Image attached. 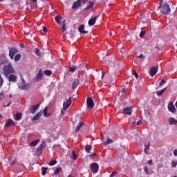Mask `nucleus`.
<instances>
[{
    "label": "nucleus",
    "mask_w": 177,
    "mask_h": 177,
    "mask_svg": "<svg viewBox=\"0 0 177 177\" xmlns=\"http://www.w3.org/2000/svg\"><path fill=\"white\" fill-rule=\"evenodd\" d=\"M159 5L158 9L162 15H169L171 13L169 5L168 3H164V0H160Z\"/></svg>",
    "instance_id": "nucleus-1"
},
{
    "label": "nucleus",
    "mask_w": 177,
    "mask_h": 177,
    "mask_svg": "<svg viewBox=\"0 0 177 177\" xmlns=\"http://www.w3.org/2000/svg\"><path fill=\"white\" fill-rule=\"evenodd\" d=\"M3 75L6 78H8L10 74H15L16 71H15V68L12 66V64H8L7 65H4L3 67Z\"/></svg>",
    "instance_id": "nucleus-2"
},
{
    "label": "nucleus",
    "mask_w": 177,
    "mask_h": 177,
    "mask_svg": "<svg viewBox=\"0 0 177 177\" xmlns=\"http://www.w3.org/2000/svg\"><path fill=\"white\" fill-rule=\"evenodd\" d=\"M21 84L19 86V88L21 89V91H28L30 88H31V84L28 83H26V80L23 77V76L21 75Z\"/></svg>",
    "instance_id": "nucleus-3"
},
{
    "label": "nucleus",
    "mask_w": 177,
    "mask_h": 177,
    "mask_svg": "<svg viewBox=\"0 0 177 177\" xmlns=\"http://www.w3.org/2000/svg\"><path fill=\"white\" fill-rule=\"evenodd\" d=\"M71 97H70L66 101L64 102L63 108L61 110V115H64V111H66V110H67V109L71 106Z\"/></svg>",
    "instance_id": "nucleus-4"
},
{
    "label": "nucleus",
    "mask_w": 177,
    "mask_h": 177,
    "mask_svg": "<svg viewBox=\"0 0 177 177\" xmlns=\"http://www.w3.org/2000/svg\"><path fill=\"white\" fill-rule=\"evenodd\" d=\"M85 5V1L84 0H77V1L74 2L72 6V9H78L80 6L82 5Z\"/></svg>",
    "instance_id": "nucleus-5"
},
{
    "label": "nucleus",
    "mask_w": 177,
    "mask_h": 177,
    "mask_svg": "<svg viewBox=\"0 0 177 177\" xmlns=\"http://www.w3.org/2000/svg\"><path fill=\"white\" fill-rule=\"evenodd\" d=\"M87 107L88 109H93L95 107V103L93 102V99L92 97H88L86 99Z\"/></svg>",
    "instance_id": "nucleus-6"
},
{
    "label": "nucleus",
    "mask_w": 177,
    "mask_h": 177,
    "mask_svg": "<svg viewBox=\"0 0 177 177\" xmlns=\"http://www.w3.org/2000/svg\"><path fill=\"white\" fill-rule=\"evenodd\" d=\"M19 52V50L16 48H12L9 50V56L12 60L15 59V55Z\"/></svg>",
    "instance_id": "nucleus-7"
},
{
    "label": "nucleus",
    "mask_w": 177,
    "mask_h": 177,
    "mask_svg": "<svg viewBox=\"0 0 177 177\" xmlns=\"http://www.w3.org/2000/svg\"><path fill=\"white\" fill-rule=\"evenodd\" d=\"M91 169L93 174H97V171H99V165L97 163H92L91 165Z\"/></svg>",
    "instance_id": "nucleus-8"
},
{
    "label": "nucleus",
    "mask_w": 177,
    "mask_h": 177,
    "mask_svg": "<svg viewBox=\"0 0 177 177\" xmlns=\"http://www.w3.org/2000/svg\"><path fill=\"white\" fill-rule=\"evenodd\" d=\"M167 108H168L169 111H170V113H176V108H175V106H174V102H171L168 104Z\"/></svg>",
    "instance_id": "nucleus-9"
},
{
    "label": "nucleus",
    "mask_w": 177,
    "mask_h": 177,
    "mask_svg": "<svg viewBox=\"0 0 177 177\" xmlns=\"http://www.w3.org/2000/svg\"><path fill=\"white\" fill-rule=\"evenodd\" d=\"M157 71H158V66L151 68L149 70V75H151V77H154L155 74H157Z\"/></svg>",
    "instance_id": "nucleus-10"
},
{
    "label": "nucleus",
    "mask_w": 177,
    "mask_h": 177,
    "mask_svg": "<svg viewBox=\"0 0 177 177\" xmlns=\"http://www.w3.org/2000/svg\"><path fill=\"white\" fill-rule=\"evenodd\" d=\"M7 78L9 82H16V81H17V76L13 74L9 75Z\"/></svg>",
    "instance_id": "nucleus-11"
},
{
    "label": "nucleus",
    "mask_w": 177,
    "mask_h": 177,
    "mask_svg": "<svg viewBox=\"0 0 177 177\" xmlns=\"http://www.w3.org/2000/svg\"><path fill=\"white\" fill-rule=\"evenodd\" d=\"M12 125H15V122L12 119L7 120L5 127H6V128H9V127H12Z\"/></svg>",
    "instance_id": "nucleus-12"
},
{
    "label": "nucleus",
    "mask_w": 177,
    "mask_h": 177,
    "mask_svg": "<svg viewBox=\"0 0 177 177\" xmlns=\"http://www.w3.org/2000/svg\"><path fill=\"white\" fill-rule=\"evenodd\" d=\"M39 108V104H37L36 105L31 106L30 108L31 114L35 113V111H37V110H38Z\"/></svg>",
    "instance_id": "nucleus-13"
},
{
    "label": "nucleus",
    "mask_w": 177,
    "mask_h": 177,
    "mask_svg": "<svg viewBox=\"0 0 177 177\" xmlns=\"http://www.w3.org/2000/svg\"><path fill=\"white\" fill-rule=\"evenodd\" d=\"M78 30L80 34H88V31L85 30V25H81Z\"/></svg>",
    "instance_id": "nucleus-14"
},
{
    "label": "nucleus",
    "mask_w": 177,
    "mask_h": 177,
    "mask_svg": "<svg viewBox=\"0 0 177 177\" xmlns=\"http://www.w3.org/2000/svg\"><path fill=\"white\" fill-rule=\"evenodd\" d=\"M78 85H80V80H78V79L74 80L72 83V89L73 91H74V89H75V88H77L78 86Z\"/></svg>",
    "instance_id": "nucleus-15"
},
{
    "label": "nucleus",
    "mask_w": 177,
    "mask_h": 177,
    "mask_svg": "<svg viewBox=\"0 0 177 177\" xmlns=\"http://www.w3.org/2000/svg\"><path fill=\"white\" fill-rule=\"evenodd\" d=\"M123 111L125 113V114H127L128 115H131V114H132V108L126 107L123 109Z\"/></svg>",
    "instance_id": "nucleus-16"
},
{
    "label": "nucleus",
    "mask_w": 177,
    "mask_h": 177,
    "mask_svg": "<svg viewBox=\"0 0 177 177\" xmlns=\"http://www.w3.org/2000/svg\"><path fill=\"white\" fill-rule=\"evenodd\" d=\"M55 20L59 24V26H62V20H63V17L62 16L57 15L55 17Z\"/></svg>",
    "instance_id": "nucleus-17"
},
{
    "label": "nucleus",
    "mask_w": 177,
    "mask_h": 177,
    "mask_svg": "<svg viewBox=\"0 0 177 177\" xmlns=\"http://www.w3.org/2000/svg\"><path fill=\"white\" fill-rule=\"evenodd\" d=\"M21 117H23L22 113H17L15 116V121H20L21 120Z\"/></svg>",
    "instance_id": "nucleus-18"
},
{
    "label": "nucleus",
    "mask_w": 177,
    "mask_h": 177,
    "mask_svg": "<svg viewBox=\"0 0 177 177\" xmlns=\"http://www.w3.org/2000/svg\"><path fill=\"white\" fill-rule=\"evenodd\" d=\"M96 19H97V17H94L88 20V26H93L95 23H96Z\"/></svg>",
    "instance_id": "nucleus-19"
},
{
    "label": "nucleus",
    "mask_w": 177,
    "mask_h": 177,
    "mask_svg": "<svg viewBox=\"0 0 177 177\" xmlns=\"http://www.w3.org/2000/svg\"><path fill=\"white\" fill-rule=\"evenodd\" d=\"M149 150H150V141H148L147 144L145 145L144 151L145 153H149Z\"/></svg>",
    "instance_id": "nucleus-20"
},
{
    "label": "nucleus",
    "mask_w": 177,
    "mask_h": 177,
    "mask_svg": "<svg viewBox=\"0 0 177 177\" xmlns=\"http://www.w3.org/2000/svg\"><path fill=\"white\" fill-rule=\"evenodd\" d=\"M42 76H43L42 70L40 69L39 73H37V75L35 77L36 81H39V80H42Z\"/></svg>",
    "instance_id": "nucleus-21"
},
{
    "label": "nucleus",
    "mask_w": 177,
    "mask_h": 177,
    "mask_svg": "<svg viewBox=\"0 0 177 177\" xmlns=\"http://www.w3.org/2000/svg\"><path fill=\"white\" fill-rule=\"evenodd\" d=\"M44 113V112L42 111H39V113H37L33 118H32V121H37V119H39L41 115H42V114Z\"/></svg>",
    "instance_id": "nucleus-22"
},
{
    "label": "nucleus",
    "mask_w": 177,
    "mask_h": 177,
    "mask_svg": "<svg viewBox=\"0 0 177 177\" xmlns=\"http://www.w3.org/2000/svg\"><path fill=\"white\" fill-rule=\"evenodd\" d=\"M169 125H176L177 120L174 118H170L169 119Z\"/></svg>",
    "instance_id": "nucleus-23"
},
{
    "label": "nucleus",
    "mask_w": 177,
    "mask_h": 177,
    "mask_svg": "<svg viewBox=\"0 0 177 177\" xmlns=\"http://www.w3.org/2000/svg\"><path fill=\"white\" fill-rule=\"evenodd\" d=\"M93 5H95V3L93 1H89L87 3V6L84 8L85 10H88V9L93 8Z\"/></svg>",
    "instance_id": "nucleus-24"
},
{
    "label": "nucleus",
    "mask_w": 177,
    "mask_h": 177,
    "mask_svg": "<svg viewBox=\"0 0 177 177\" xmlns=\"http://www.w3.org/2000/svg\"><path fill=\"white\" fill-rule=\"evenodd\" d=\"M61 30H62V32H64V31H66L67 30V28H66V20L62 21V25L61 27Z\"/></svg>",
    "instance_id": "nucleus-25"
},
{
    "label": "nucleus",
    "mask_w": 177,
    "mask_h": 177,
    "mask_svg": "<svg viewBox=\"0 0 177 177\" xmlns=\"http://www.w3.org/2000/svg\"><path fill=\"white\" fill-rule=\"evenodd\" d=\"M83 126L84 122H80V124L76 127L75 132H80V129H81V128H82Z\"/></svg>",
    "instance_id": "nucleus-26"
},
{
    "label": "nucleus",
    "mask_w": 177,
    "mask_h": 177,
    "mask_svg": "<svg viewBox=\"0 0 177 177\" xmlns=\"http://www.w3.org/2000/svg\"><path fill=\"white\" fill-rule=\"evenodd\" d=\"M42 149H43L41 147H38L37 148L36 155L37 156H40L41 154H42Z\"/></svg>",
    "instance_id": "nucleus-27"
},
{
    "label": "nucleus",
    "mask_w": 177,
    "mask_h": 177,
    "mask_svg": "<svg viewBox=\"0 0 177 177\" xmlns=\"http://www.w3.org/2000/svg\"><path fill=\"white\" fill-rule=\"evenodd\" d=\"M21 59V55L17 54L14 58L15 62H20V59Z\"/></svg>",
    "instance_id": "nucleus-28"
},
{
    "label": "nucleus",
    "mask_w": 177,
    "mask_h": 177,
    "mask_svg": "<svg viewBox=\"0 0 177 177\" xmlns=\"http://www.w3.org/2000/svg\"><path fill=\"white\" fill-rule=\"evenodd\" d=\"M165 89H167V88H163V89H162L160 91H156V95L158 96H161V95H162V93H164V92H165Z\"/></svg>",
    "instance_id": "nucleus-29"
},
{
    "label": "nucleus",
    "mask_w": 177,
    "mask_h": 177,
    "mask_svg": "<svg viewBox=\"0 0 177 177\" xmlns=\"http://www.w3.org/2000/svg\"><path fill=\"white\" fill-rule=\"evenodd\" d=\"M38 143H39V140H37L35 141H32L30 144V146H32V147L37 146V145H38Z\"/></svg>",
    "instance_id": "nucleus-30"
},
{
    "label": "nucleus",
    "mask_w": 177,
    "mask_h": 177,
    "mask_svg": "<svg viewBox=\"0 0 177 177\" xmlns=\"http://www.w3.org/2000/svg\"><path fill=\"white\" fill-rule=\"evenodd\" d=\"M56 164H57V161L56 160H53L49 162L48 165L53 167V165H56Z\"/></svg>",
    "instance_id": "nucleus-31"
},
{
    "label": "nucleus",
    "mask_w": 177,
    "mask_h": 177,
    "mask_svg": "<svg viewBox=\"0 0 177 177\" xmlns=\"http://www.w3.org/2000/svg\"><path fill=\"white\" fill-rule=\"evenodd\" d=\"M41 175L45 176L46 175V171H48V167H41Z\"/></svg>",
    "instance_id": "nucleus-32"
},
{
    "label": "nucleus",
    "mask_w": 177,
    "mask_h": 177,
    "mask_svg": "<svg viewBox=\"0 0 177 177\" xmlns=\"http://www.w3.org/2000/svg\"><path fill=\"white\" fill-rule=\"evenodd\" d=\"M113 140L110 138H107L106 141L104 142V145L107 146V145H110V143H112Z\"/></svg>",
    "instance_id": "nucleus-33"
},
{
    "label": "nucleus",
    "mask_w": 177,
    "mask_h": 177,
    "mask_svg": "<svg viewBox=\"0 0 177 177\" xmlns=\"http://www.w3.org/2000/svg\"><path fill=\"white\" fill-rule=\"evenodd\" d=\"M85 150H86V153H91V150H92V146L87 145L85 148Z\"/></svg>",
    "instance_id": "nucleus-34"
},
{
    "label": "nucleus",
    "mask_w": 177,
    "mask_h": 177,
    "mask_svg": "<svg viewBox=\"0 0 177 177\" xmlns=\"http://www.w3.org/2000/svg\"><path fill=\"white\" fill-rule=\"evenodd\" d=\"M59 172H62V167H57L54 171V175H57Z\"/></svg>",
    "instance_id": "nucleus-35"
},
{
    "label": "nucleus",
    "mask_w": 177,
    "mask_h": 177,
    "mask_svg": "<svg viewBox=\"0 0 177 177\" xmlns=\"http://www.w3.org/2000/svg\"><path fill=\"white\" fill-rule=\"evenodd\" d=\"M44 74L45 75H47L48 77H49L52 74V72L50 70H46L44 71Z\"/></svg>",
    "instance_id": "nucleus-36"
},
{
    "label": "nucleus",
    "mask_w": 177,
    "mask_h": 177,
    "mask_svg": "<svg viewBox=\"0 0 177 177\" xmlns=\"http://www.w3.org/2000/svg\"><path fill=\"white\" fill-rule=\"evenodd\" d=\"M35 52L37 56H39V57L41 56V51H39V48H35Z\"/></svg>",
    "instance_id": "nucleus-37"
},
{
    "label": "nucleus",
    "mask_w": 177,
    "mask_h": 177,
    "mask_svg": "<svg viewBox=\"0 0 177 177\" xmlns=\"http://www.w3.org/2000/svg\"><path fill=\"white\" fill-rule=\"evenodd\" d=\"M77 68L76 66H73L71 68H69V71H71V73H74V71H75V69Z\"/></svg>",
    "instance_id": "nucleus-38"
},
{
    "label": "nucleus",
    "mask_w": 177,
    "mask_h": 177,
    "mask_svg": "<svg viewBox=\"0 0 177 177\" xmlns=\"http://www.w3.org/2000/svg\"><path fill=\"white\" fill-rule=\"evenodd\" d=\"M177 165V162L175 160L171 161V168H176Z\"/></svg>",
    "instance_id": "nucleus-39"
},
{
    "label": "nucleus",
    "mask_w": 177,
    "mask_h": 177,
    "mask_svg": "<svg viewBox=\"0 0 177 177\" xmlns=\"http://www.w3.org/2000/svg\"><path fill=\"white\" fill-rule=\"evenodd\" d=\"M43 113L44 117H49V115H48V109L46 108L44 109Z\"/></svg>",
    "instance_id": "nucleus-40"
},
{
    "label": "nucleus",
    "mask_w": 177,
    "mask_h": 177,
    "mask_svg": "<svg viewBox=\"0 0 177 177\" xmlns=\"http://www.w3.org/2000/svg\"><path fill=\"white\" fill-rule=\"evenodd\" d=\"M72 157L74 160H77V153H75V151H72Z\"/></svg>",
    "instance_id": "nucleus-41"
},
{
    "label": "nucleus",
    "mask_w": 177,
    "mask_h": 177,
    "mask_svg": "<svg viewBox=\"0 0 177 177\" xmlns=\"http://www.w3.org/2000/svg\"><path fill=\"white\" fill-rule=\"evenodd\" d=\"M45 146H46V142H45V141H43L39 147L44 149V147H45Z\"/></svg>",
    "instance_id": "nucleus-42"
},
{
    "label": "nucleus",
    "mask_w": 177,
    "mask_h": 177,
    "mask_svg": "<svg viewBox=\"0 0 177 177\" xmlns=\"http://www.w3.org/2000/svg\"><path fill=\"white\" fill-rule=\"evenodd\" d=\"M145 34H146V31H141L140 33V38H143V37H145Z\"/></svg>",
    "instance_id": "nucleus-43"
},
{
    "label": "nucleus",
    "mask_w": 177,
    "mask_h": 177,
    "mask_svg": "<svg viewBox=\"0 0 177 177\" xmlns=\"http://www.w3.org/2000/svg\"><path fill=\"white\" fill-rule=\"evenodd\" d=\"M2 85H3V79L2 78V76L0 73V86H2Z\"/></svg>",
    "instance_id": "nucleus-44"
},
{
    "label": "nucleus",
    "mask_w": 177,
    "mask_h": 177,
    "mask_svg": "<svg viewBox=\"0 0 177 177\" xmlns=\"http://www.w3.org/2000/svg\"><path fill=\"white\" fill-rule=\"evenodd\" d=\"M133 75L136 78H139V74L136 73V71H133Z\"/></svg>",
    "instance_id": "nucleus-45"
},
{
    "label": "nucleus",
    "mask_w": 177,
    "mask_h": 177,
    "mask_svg": "<svg viewBox=\"0 0 177 177\" xmlns=\"http://www.w3.org/2000/svg\"><path fill=\"white\" fill-rule=\"evenodd\" d=\"M137 59H145V55H143V54H140V55L136 57Z\"/></svg>",
    "instance_id": "nucleus-46"
},
{
    "label": "nucleus",
    "mask_w": 177,
    "mask_h": 177,
    "mask_svg": "<svg viewBox=\"0 0 177 177\" xmlns=\"http://www.w3.org/2000/svg\"><path fill=\"white\" fill-rule=\"evenodd\" d=\"M165 80L164 79H162L161 81H160V86H162V85H164V84H165Z\"/></svg>",
    "instance_id": "nucleus-47"
},
{
    "label": "nucleus",
    "mask_w": 177,
    "mask_h": 177,
    "mask_svg": "<svg viewBox=\"0 0 177 177\" xmlns=\"http://www.w3.org/2000/svg\"><path fill=\"white\" fill-rule=\"evenodd\" d=\"M117 174V171H113L110 174L109 177H114L115 176V174Z\"/></svg>",
    "instance_id": "nucleus-48"
},
{
    "label": "nucleus",
    "mask_w": 177,
    "mask_h": 177,
    "mask_svg": "<svg viewBox=\"0 0 177 177\" xmlns=\"http://www.w3.org/2000/svg\"><path fill=\"white\" fill-rule=\"evenodd\" d=\"M144 171L146 174H149V169L146 166L144 167Z\"/></svg>",
    "instance_id": "nucleus-49"
},
{
    "label": "nucleus",
    "mask_w": 177,
    "mask_h": 177,
    "mask_svg": "<svg viewBox=\"0 0 177 177\" xmlns=\"http://www.w3.org/2000/svg\"><path fill=\"white\" fill-rule=\"evenodd\" d=\"M136 125H138V126L142 125V120H138V121L136 122Z\"/></svg>",
    "instance_id": "nucleus-50"
},
{
    "label": "nucleus",
    "mask_w": 177,
    "mask_h": 177,
    "mask_svg": "<svg viewBox=\"0 0 177 177\" xmlns=\"http://www.w3.org/2000/svg\"><path fill=\"white\" fill-rule=\"evenodd\" d=\"M121 92H122V93H125V92H127V88H122Z\"/></svg>",
    "instance_id": "nucleus-51"
},
{
    "label": "nucleus",
    "mask_w": 177,
    "mask_h": 177,
    "mask_svg": "<svg viewBox=\"0 0 177 177\" xmlns=\"http://www.w3.org/2000/svg\"><path fill=\"white\" fill-rule=\"evenodd\" d=\"M43 31L44 32H48V28L46 26L43 27Z\"/></svg>",
    "instance_id": "nucleus-52"
},
{
    "label": "nucleus",
    "mask_w": 177,
    "mask_h": 177,
    "mask_svg": "<svg viewBox=\"0 0 177 177\" xmlns=\"http://www.w3.org/2000/svg\"><path fill=\"white\" fill-rule=\"evenodd\" d=\"M147 164H149V165H151V164H153V160H148Z\"/></svg>",
    "instance_id": "nucleus-53"
},
{
    "label": "nucleus",
    "mask_w": 177,
    "mask_h": 177,
    "mask_svg": "<svg viewBox=\"0 0 177 177\" xmlns=\"http://www.w3.org/2000/svg\"><path fill=\"white\" fill-rule=\"evenodd\" d=\"M3 93H0V100H2L3 99Z\"/></svg>",
    "instance_id": "nucleus-54"
},
{
    "label": "nucleus",
    "mask_w": 177,
    "mask_h": 177,
    "mask_svg": "<svg viewBox=\"0 0 177 177\" xmlns=\"http://www.w3.org/2000/svg\"><path fill=\"white\" fill-rule=\"evenodd\" d=\"M96 153H93L91 155L89 156V157H96Z\"/></svg>",
    "instance_id": "nucleus-55"
},
{
    "label": "nucleus",
    "mask_w": 177,
    "mask_h": 177,
    "mask_svg": "<svg viewBox=\"0 0 177 177\" xmlns=\"http://www.w3.org/2000/svg\"><path fill=\"white\" fill-rule=\"evenodd\" d=\"M174 156H175V157L177 156V149H175V150L174 151Z\"/></svg>",
    "instance_id": "nucleus-56"
},
{
    "label": "nucleus",
    "mask_w": 177,
    "mask_h": 177,
    "mask_svg": "<svg viewBox=\"0 0 177 177\" xmlns=\"http://www.w3.org/2000/svg\"><path fill=\"white\" fill-rule=\"evenodd\" d=\"M12 103V102H10L8 104H7L6 105H4V107H9L10 106V104Z\"/></svg>",
    "instance_id": "nucleus-57"
},
{
    "label": "nucleus",
    "mask_w": 177,
    "mask_h": 177,
    "mask_svg": "<svg viewBox=\"0 0 177 177\" xmlns=\"http://www.w3.org/2000/svg\"><path fill=\"white\" fill-rule=\"evenodd\" d=\"M104 75H106V72H102V78H103V77H104Z\"/></svg>",
    "instance_id": "nucleus-58"
},
{
    "label": "nucleus",
    "mask_w": 177,
    "mask_h": 177,
    "mask_svg": "<svg viewBox=\"0 0 177 177\" xmlns=\"http://www.w3.org/2000/svg\"><path fill=\"white\" fill-rule=\"evenodd\" d=\"M15 164H16V160H15L14 162L11 163V165H15Z\"/></svg>",
    "instance_id": "nucleus-59"
},
{
    "label": "nucleus",
    "mask_w": 177,
    "mask_h": 177,
    "mask_svg": "<svg viewBox=\"0 0 177 177\" xmlns=\"http://www.w3.org/2000/svg\"><path fill=\"white\" fill-rule=\"evenodd\" d=\"M20 46H21V48H25V46H24V44H20Z\"/></svg>",
    "instance_id": "nucleus-60"
},
{
    "label": "nucleus",
    "mask_w": 177,
    "mask_h": 177,
    "mask_svg": "<svg viewBox=\"0 0 177 177\" xmlns=\"http://www.w3.org/2000/svg\"><path fill=\"white\" fill-rule=\"evenodd\" d=\"M32 1V2H37L38 1V0H31Z\"/></svg>",
    "instance_id": "nucleus-61"
},
{
    "label": "nucleus",
    "mask_w": 177,
    "mask_h": 177,
    "mask_svg": "<svg viewBox=\"0 0 177 177\" xmlns=\"http://www.w3.org/2000/svg\"><path fill=\"white\" fill-rule=\"evenodd\" d=\"M1 118H2V115H1V114H0V119H1Z\"/></svg>",
    "instance_id": "nucleus-62"
},
{
    "label": "nucleus",
    "mask_w": 177,
    "mask_h": 177,
    "mask_svg": "<svg viewBox=\"0 0 177 177\" xmlns=\"http://www.w3.org/2000/svg\"><path fill=\"white\" fill-rule=\"evenodd\" d=\"M9 96H10V97H12V94H10V95H9Z\"/></svg>",
    "instance_id": "nucleus-63"
},
{
    "label": "nucleus",
    "mask_w": 177,
    "mask_h": 177,
    "mask_svg": "<svg viewBox=\"0 0 177 177\" xmlns=\"http://www.w3.org/2000/svg\"><path fill=\"white\" fill-rule=\"evenodd\" d=\"M8 160H10V156L8 157Z\"/></svg>",
    "instance_id": "nucleus-64"
}]
</instances>
